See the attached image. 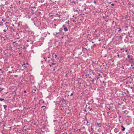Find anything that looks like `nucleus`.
Instances as JSON below:
<instances>
[{
    "label": "nucleus",
    "mask_w": 134,
    "mask_h": 134,
    "mask_svg": "<svg viewBox=\"0 0 134 134\" xmlns=\"http://www.w3.org/2000/svg\"><path fill=\"white\" fill-rule=\"evenodd\" d=\"M107 64L105 63V64H104V63H100L99 64V66L100 68H103L104 67L105 69H106L107 67Z\"/></svg>",
    "instance_id": "1"
},
{
    "label": "nucleus",
    "mask_w": 134,
    "mask_h": 134,
    "mask_svg": "<svg viewBox=\"0 0 134 134\" xmlns=\"http://www.w3.org/2000/svg\"><path fill=\"white\" fill-rule=\"evenodd\" d=\"M99 78V77L98 76H95V77L92 80H91L93 84H94V81L96 80V79L97 80Z\"/></svg>",
    "instance_id": "2"
},
{
    "label": "nucleus",
    "mask_w": 134,
    "mask_h": 134,
    "mask_svg": "<svg viewBox=\"0 0 134 134\" xmlns=\"http://www.w3.org/2000/svg\"><path fill=\"white\" fill-rule=\"evenodd\" d=\"M133 60L134 59L132 58H130V59H129V60H128V61L130 63H132L134 65V62H133Z\"/></svg>",
    "instance_id": "3"
},
{
    "label": "nucleus",
    "mask_w": 134,
    "mask_h": 134,
    "mask_svg": "<svg viewBox=\"0 0 134 134\" xmlns=\"http://www.w3.org/2000/svg\"><path fill=\"white\" fill-rule=\"evenodd\" d=\"M95 125L97 126L98 127H101V125L100 123H99L98 122H97L95 123Z\"/></svg>",
    "instance_id": "4"
},
{
    "label": "nucleus",
    "mask_w": 134,
    "mask_h": 134,
    "mask_svg": "<svg viewBox=\"0 0 134 134\" xmlns=\"http://www.w3.org/2000/svg\"><path fill=\"white\" fill-rule=\"evenodd\" d=\"M121 127L122 128V129H121V130L124 131L125 130V128L122 125L121 126Z\"/></svg>",
    "instance_id": "5"
},
{
    "label": "nucleus",
    "mask_w": 134,
    "mask_h": 134,
    "mask_svg": "<svg viewBox=\"0 0 134 134\" xmlns=\"http://www.w3.org/2000/svg\"><path fill=\"white\" fill-rule=\"evenodd\" d=\"M85 118L86 119V120L87 121V123L86 124L87 126H88L90 125V124H88L89 123V122L87 120V119L86 117H85Z\"/></svg>",
    "instance_id": "6"
},
{
    "label": "nucleus",
    "mask_w": 134,
    "mask_h": 134,
    "mask_svg": "<svg viewBox=\"0 0 134 134\" xmlns=\"http://www.w3.org/2000/svg\"><path fill=\"white\" fill-rule=\"evenodd\" d=\"M4 108L5 110H6V109L7 108V106L6 105H3Z\"/></svg>",
    "instance_id": "7"
},
{
    "label": "nucleus",
    "mask_w": 134,
    "mask_h": 134,
    "mask_svg": "<svg viewBox=\"0 0 134 134\" xmlns=\"http://www.w3.org/2000/svg\"><path fill=\"white\" fill-rule=\"evenodd\" d=\"M64 30L65 32L67 31L68 30L67 28L66 27H65L64 28Z\"/></svg>",
    "instance_id": "8"
},
{
    "label": "nucleus",
    "mask_w": 134,
    "mask_h": 134,
    "mask_svg": "<svg viewBox=\"0 0 134 134\" xmlns=\"http://www.w3.org/2000/svg\"><path fill=\"white\" fill-rule=\"evenodd\" d=\"M52 56L53 57H54V56L55 57V58H56L57 57V55L55 54V53H53L52 54Z\"/></svg>",
    "instance_id": "9"
},
{
    "label": "nucleus",
    "mask_w": 134,
    "mask_h": 134,
    "mask_svg": "<svg viewBox=\"0 0 134 134\" xmlns=\"http://www.w3.org/2000/svg\"><path fill=\"white\" fill-rule=\"evenodd\" d=\"M0 101H3L4 102H5L6 100L5 99H4L3 98H0Z\"/></svg>",
    "instance_id": "10"
},
{
    "label": "nucleus",
    "mask_w": 134,
    "mask_h": 134,
    "mask_svg": "<svg viewBox=\"0 0 134 134\" xmlns=\"http://www.w3.org/2000/svg\"><path fill=\"white\" fill-rule=\"evenodd\" d=\"M41 108H43L44 110L46 109V107L44 106H42L41 107Z\"/></svg>",
    "instance_id": "11"
},
{
    "label": "nucleus",
    "mask_w": 134,
    "mask_h": 134,
    "mask_svg": "<svg viewBox=\"0 0 134 134\" xmlns=\"http://www.w3.org/2000/svg\"><path fill=\"white\" fill-rule=\"evenodd\" d=\"M127 57L128 58H129V59H130V58H132L133 57L132 56H130L129 55H127Z\"/></svg>",
    "instance_id": "12"
},
{
    "label": "nucleus",
    "mask_w": 134,
    "mask_h": 134,
    "mask_svg": "<svg viewBox=\"0 0 134 134\" xmlns=\"http://www.w3.org/2000/svg\"><path fill=\"white\" fill-rule=\"evenodd\" d=\"M25 63H24V64L23 65H22V66H23L24 67H25V68H27V66H25Z\"/></svg>",
    "instance_id": "13"
},
{
    "label": "nucleus",
    "mask_w": 134,
    "mask_h": 134,
    "mask_svg": "<svg viewBox=\"0 0 134 134\" xmlns=\"http://www.w3.org/2000/svg\"><path fill=\"white\" fill-rule=\"evenodd\" d=\"M128 112L127 110H125L124 111V113L126 114H127Z\"/></svg>",
    "instance_id": "14"
},
{
    "label": "nucleus",
    "mask_w": 134,
    "mask_h": 134,
    "mask_svg": "<svg viewBox=\"0 0 134 134\" xmlns=\"http://www.w3.org/2000/svg\"><path fill=\"white\" fill-rule=\"evenodd\" d=\"M3 90V88H0V92H1Z\"/></svg>",
    "instance_id": "15"
},
{
    "label": "nucleus",
    "mask_w": 134,
    "mask_h": 134,
    "mask_svg": "<svg viewBox=\"0 0 134 134\" xmlns=\"http://www.w3.org/2000/svg\"><path fill=\"white\" fill-rule=\"evenodd\" d=\"M62 30H63V29L62 28H60L59 29V30L60 32H61Z\"/></svg>",
    "instance_id": "16"
},
{
    "label": "nucleus",
    "mask_w": 134,
    "mask_h": 134,
    "mask_svg": "<svg viewBox=\"0 0 134 134\" xmlns=\"http://www.w3.org/2000/svg\"><path fill=\"white\" fill-rule=\"evenodd\" d=\"M118 29H119L118 30V31L119 32L120 31H121V28H120L119 27Z\"/></svg>",
    "instance_id": "17"
},
{
    "label": "nucleus",
    "mask_w": 134,
    "mask_h": 134,
    "mask_svg": "<svg viewBox=\"0 0 134 134\" xmlns=\"http://www.w3.org/2000/svg\"><path fill=\"white\" fill-rule=\"evenodd\" d=\"M8 4V2L7 1H6L5 2V3L4 4V5H5V4L7 5Z\"/></svg>",
    "instance_id": "18"
},
{
    "label": "nucleus",
    "mask_w": 134,
    "mask_h": 134,
    "mask_svg": "<svg viewBox=\"0 0 134 134\" xmlns=\"http://www.w3.org/2000/svg\"><path fill=\"white\" fill-rule=\"evenodd\" d=\"M88 108L90 109V111L92 109V108H91L90 107H88Z\"/></svg>",
    "instance_id": "19"
},
{
    "label": "nucleus",
    "mask_w": 134,
    "mask_h": 134,
    "mask_svg": "<svg viewBox=\"0 0 134 134\" xmlns=\"http://www.w3.org/2000/svg\"><path fill=\"white\" fill-rule=\"evenodd\" d=\"M72 3L75 4L76 3V2L75 1H73L72 2Z\"/></svg>",
    "instance_id": "20"
},
{
    "label": "nucleus",
    "mask_w": 134,
    "mask_h": 134,
    "mask_svg": "<svg viewBox=\"0 0 134 134\" xmlns=\"http://www.w3.org/2000/svg\"><path fill=\"white\" fill-rule=\"evenodd\" d=\"M56 64V63H52V65H55Z\"/></svg>",
    "instance_id": "21"
},
{
    "label": "nucleus",
    "mask_w": 134,
    "mask_h": 134,
    "mask_svg": "<svg viewBox=\"0 0 134 134\" xmlns=\"http://www.w3.org/2000/svg\"><path fill=\"white\" fill-rule=\"evenodd\" d=\"M127 51H128V50L127 49L125 51V52H127V54H129V52H128ZM127 55H128V54H127Z\"/></svg>",
    "instance_id": "22"
},
{
    "label": "nucleus",
    "mask_w": 134,
    "mask_h": 134,
    "mask_svg": "<svg viewBox=\"0 0 134 134\" xmlns=\"http://www.w3.org/2000/svg\"><path fill=\"white\" fill-rule=\"evenodd\" d=\"M7 24H8V23L7 22H6L5 23V24L6 25V27H7Z\"/></svg>",
    "instance_id": "23"
},
{
    "label": "nucleus",
    "mask_w": 134,
    "mask_h": 134,
    "mask_svg": "<svg viewBox=\"0 0 134 134\" xmlns=\"http://www.w3.org/2000/svg\"><path fill=\"white\" fill-rule=\"evenodd\" d=\"M42 83V82H41V83H38V85H39V86H40V84H41Z\"/></svg>",
    "instance_id": "24"
},
{
    "label": "nucleus",
    "mask_w": 134,
    "mask_h": 134,
    "mask_svg": "<svg viewBox=\"0 0 134 134\" xmlns=\"http://www.w3.org/2000/svg\"><path fill=\"white\" fill-rule=\"evenodd\" d=\"M65 27H66V26H65V25H63L62 26V27H63L64 28Z\"/></svg>",
    "instance_id": "25"
},
{
    "label": "nucleus",
    "mask_w": 134,
    "mask_h": 134,
    "mask_svg": "<svg viewBox=\"0 0 134 134\" xmlns=\"http://www.w3.org/2000/svg\"><path fill=\"white\" fill-rule=\"evenodd\" d=\"M60 32H56V35L59 34Z\"/></svg>",
    "instance_id": "26"
},
{
    "label": "nucleus",
    "mask_w": 134,
    "mask_h": 134,
    "mask_svg": "<svg viewBox=\"0 0 134 134\" xmlns=\"http://www.w3.org/2000/svg\"><path fill=\"white\" fill-rule=\"evenodd\" d=\"M73 95V93H71L70 94V96H72Z\"/></svg>",
    "instance_id": "27"
},
{
    "label": "nucleus",
    "mask_w": 134,
    "mask_h": 134,
    "mask_svg": "<svg viewBox=\"0 0 134 134\" xmlns=\"http://www.w3.org/2000/svg\"><path fill=\"white\" fill-rule=\"evenodd\" d=\"M119 56L120 55H119V54L118 53H117V56H118V57H119Z\"/></svg>",
    "instance_id": "28"
},
{
    "label": "nucleus",
    "mask_w": 134,
    "mask_h": 134,
    "mask_svg": "<svg viewBox=\"0 0 134 134\" xmlns=\"http://www.w3.org/2000/svg\"><path fill=\"white\" fill-rule=\"evenodd\" d=\"M96 46V44H94L93 45V46L94 47V46Z\"/></svg>",
    "instance_id": "29"
},
{
    "label": "nucleus",
    "mask_w": 134,
    "mask_h": 134,
    "mask_svg": "<svg viewBox=\"0 0 134 134\" xmlns=\"http://www.w3.org/2000/svg\"><path fill=\"white\" fill-rule=\"evenodd\" d=\"M14 76L15 77H16L18 76V75H15Z\"/></svg>",
    "instance_id": "30"
},
{
    "label": "nucleus",
    "mask_w": 134,
    "mask_h": 134,
    "mask_svg": "<svg viewBox=\"0 0 134 134\" xmlns=\"http://www.w3.org/2000/svg\"><path fill=\"white\" fill-rule=\"evenodd\" d=\"M49 16L50 17L52 16L53 15H50V14H49Z\"/></svg>",
    "instance_id": "31"
},
{
    "label": "nucleus",
    "mask_w": 134,
    "mask_h": 134,
    "mask_svg": "<svg viewBox=\"0 0 134 134\" xmlns=\"http://www.w3.org/2000/svg\"><path fill=\"white\" fill-rule=\"evenodd\" d=\"M89 83H90V85H87V86H91V85H90V82Z\"/></svg>",
    "instance_id": "32"
},
{
    "label": "nucleus",
    "mask_w": 134,
    "mask_h": 134,
    "mask_svg": "<svg viewBox=\"0 0 134 134\" xmlns=\"http://www.w3.org/2000/svg\"><path fill=\"white\" fill-rule=\"evenodd\" d=\"M2 21H3L4 22H5V20L3 19H2Z\"/></svg>",
    "instance_id": "33"
},
{
    "label": "nucleus",
    "mask_w": 134,
    "mask_h": 134,
    "mask_svg": "<svg viewBox=\"0 0 134 134\" xmlns=\"http://www.w3.org/2000/svg\"><path fill=\"white\" fill-rule=\"evenodd\" d=\"M111 5L112 6H114V4H111Z\"/></svg>",
    "instance_id": "34"
},
{
    "label": "nucleus",
    "mask_w": 134,
    "mask_h": 134,
    "mask_svg": "<svg viewBox=\"0 0 134 134\" xmlns=\"http://www.w3.org/2000/svg\"><path fill=\"white\" fill-rule=\"evenodd\" d=\"M75 11H76L77 12H78V13H79V12L78 11V10H75Z\"/></svg>",
    "instance_id": "35"
},
{
    "label": "nucleus",
    "mask_w": 134,
    "mask_h": 134,
    "mask_svg": "<svg viewBox=\"0 0 134 134\" xmlns=\"http://www.w3.org/2000/svg\"><path fill=\"white\" fill-rule=\"evenodd\" d=\"M19 55H21V52H20L19 53Z\"/></svg>",
    "instance_id": "36"
},
{
    "label": "nucleus",
    "mask_w": 134,
    "mask_h": 134,
    "mask_svg": "<svg viewBox=\"0 0 134 134\" xmlns=\"http://www.w3.org/2000/svg\"><path fill=\"white\" fill-rule=\"evenodd\" d=\"M119 121H120V123H121V122H120V121H121V120H120V119H119Z\"/></svg>",
    "instance_id": "37"
},
{
    "label": "nucleus",
    "mask_w": 134,
    "mask_h": 134,
    "mask_svg": "<svg viewBox=\"0 0 134 134\" xmlns=\"http://www.w3.org/2000/svg\"><path fill=\"white\" fill-rule=\"evenodd\" d=\"M3 31H4V32H6V30H3Z\"/></svg>",
    "instance_id": "38"
},
{
    "label": "nucleus",
    "mask_w": 134,
    "mask_h": 134,
    "mask_svg": "<svg viewBox=\"0 0 134 134\" xmlns=\"http://www.w3.org/2000/svg\"><path fill=\"white\" fill-rule=\"evenodd\" d=\"M123 69H124V66H122V67H121Z\"/></svg>",
    "instance_id": "39"
},
{
    "label": "nucleus",
    "mask_w": 134,
    "mask_h": 134,
    "mask_svg": "<svg viewBox=\"0 0 134 134\" xmlns=\"http://www.w3.org/2000/svg\"><path fill=\"white\" fill-rule=\"evenodd\" d=\"M8 72L9 73H11V72H12L10 71H9V72Z\"/></svg>",
    "instance_id": "40"
},
{
    "label": "nucleus",
    "mask_w": 134,
    "mask_h": 134,
    "mask_svg": "<svg viewBox=\"0 0 134 134\" xmlns=\"http://www.w3.org/2000/svg\"><path fill=\"white\" fill-rule=\"evenodd\" d=\"M133 114H134V109L133 110Z\"/></svg>",
    "instance_id": "41"
},
{
    "label": "nucleus",
    "mask_w": 134,
    "mask_h": 134,
    "mask_svg": "<svg viewBox=\"0 0 134 134\" xmlns=\"http://www.w3.org/2000/svg\"><path fill=\"white\" fill-rule=\"evenodd\" d=\"M41 62L42 63V64L43 63V61H41Z\"/></svg>",
    "instance_id": "42"
},
{
    "label": "nucleus",
    "mask_w": 134,
    "mask_h": 134,
    "mask_svg": "<svg viewBox=\"0 0 134 134\" xmlns=\"http://www.w3.org/2000/svg\"><path fill=\"white\" fill-rule=\"evenodd\" d=\"M111 2H108V4H110L111 3Z\"/></svg>",
    "instance_id": "43"
},
{
    "label": "nucleus",
    "mask_w": 134,
    "mask_h": 134,
    "mask_svg": "<svg viewBox=\"0 0 134 134\" xmlns=\"http://www.w3.org/2000/svg\"><path fill=\"white\" fill-rule=\"evenodd\" d=\"M84 111L86 112V109H85L84 110Z\"/></svg>",
    "instance_id": "44"
},
{
    "label": "nucleus",
    "mask_w": 134,
    "mask_h": 134,
    "mask_svg": "<svg viewBox=\"0 0 134 134\" xmlns=\"http://www.w3.org/2000/svg\"><path fill=\"white\" fill-rule=\"evenodd\" d=\"M67 22L69 24V21H68Z\"/></svg>",
    "instance_id": "45"
},
{
    "label": "nucleus",
    "mask_w": 134,
    "mask_h": 134,
    "mask_svg": "<svg viewBox=\"0 0 134 134\" xmlns=\"http://www.w3.org/2000/svg\"><path fill=\"white\" fill-rule=\"evenodd\" d=\"M49 66H50V67H51L52 65H51L50 64H49Z\"/></svg>",
    "instance_id": "46"
},
{
    "label": "nucleus",
    "mask_w": 134,
    "mask_h": 134,
    "mask_svg": "<svg viewBox=\"0 0 134 134\" xmlns=\"http://www.w3.org/2000/svg\"><path fill=\"white\" fill-rule=\"evenodd\" d=\"M21 35V34H20V33H19V34H18L19 35Z\"/></svg>",
    "instance_id": "47"
},
{
    "label": "nucleus",
    "mask_w": 134,
    "mask_h": 134,
    "mask_svg": "<svg viewBox=\"0 0 134 134\" xmlns=\"http://www.w3.org/2000/svg\"><path fill=\"white\" fill-rule=\"evenodd\" d=\"M32 8H35V7H32Z\"/></svg>",
    "instance_id": "48"
},
{
    "label": "nucleus",
    "mask_w": 134,
    "mask_h": 134,
    "mask_svg": "<svg viewBox=\"0 0 134 134\" xmlns=\"http://www.w3.org/2000/svg\"><path fill=\"white\" fill-rule=\"evenodd\" d=\"M55 70V69H54L53 70V71H54Z\"/></svg>",
    "instance_id": "49"
},
{
    "label": "nucleus",
    "mask_w": 134,
    "mask_h": 134,
    "mask_svg": "<svg viewBox=\"0 0 134 134\" xmlns=\"http://www.w3.org/2000/svg\"><path fill=\"white\" fill-rule=\"evenodd\" d=\"M127 27H128V26H126L125 27L126 28H127Z\"/></svg>",
    "instance_id": "50"
},
{
    "label": "nucleus",
    "mask_w": 134,
    "mask_h": 134,
    "mask_svg": "<svg viewBox=\"0 0 134 134\" xmlns=\"http://www.w3.org/2000/svg\"><path fill=\"white\" fill-rule=\"evenodd\" d=\"M2 70V69H0V70Z\"/></svg>",
    "instance_id": "51"
},
{
    "label": "nucleus",
    "mask_w": 134,
    "mask_h": 134,
    "mask_svg": "<svg viewBox=\"0 0 134 134\" xmlns=\"http://www.w3.org/2000/svg\"><path fill=\"white\" fill-rule=\"evenodd\" d=\"M94 3H96V2L95 1H94Z\"/></svg>",
    "instance_id": "52"
},
{
    "label": "nucleus",
    "mask_w": 134,
    "mask_h": 134,
    "mask_svg": "<svg viewBox=\"0 0 134 134\" xmlns=\"http://www.w3.org/2000/svg\"><path fill=\"white\" fill-rule=\"evenodd\" d=\"M114 22H115L114 21H113V23Z\"/></svg>",
    "instance_id": "53"
},
{
    "label": "nucleus",
    "mask_w": 134,
    "mask_h": 134,
    "mask_svg": "<svg viewBox=\"0 0 134 134\" xmlns=\"http://www.w3.org/2000/svg\"><path fill=\"white\" fill-rule=\"evenodd\" d=\"M121 118V116H119V118Z\"/></svg>",
    "instance_id": "54"
},
{
    "label": "nucleus",
    "mask_w": 134,
    "mask_h": 134,
    "mask_svg": "<svg viewBox=\"0 0 134 134\" xmlns=\"http://www.w3.org/2000/svg\"><path fill=\"white\" fill-rule=\"evenodd\" d=\"M13 76L12 75H10V76L12 77Z\"/></svg>",
    "instance_id": "55"
},
{
    "label": "nucleus",
    "mask_w": 134,
    "mask_h": 134,
    "mask_svg": "<svg viewBox=\"0 0 134 134\" xmlns=\"http://www.w3.org/2000/svg\"><path fill=\"white\" fill-rule=\"evenodd\" d=\"M92 43H94V42H93V41L92 42Z\"/></svg>",
    "instance_id": "56"
},
{
    "label": "nucleus",
    "mask_w": 134,
    "mask_h": 134,
    "mask_svg": "<svg viewBox=\"0 0 134 134\" xmlns=\"http://www.w3.org/2000/svg\"><path fill=\"white\" fill-rule=\"evenodd\" d=\"M63 100H64V101L65 100L64 99H63Z\"/></svg>",
    "instance_id": "57"
},
{
    "label": "nucleus",
    "mask_w": 134,
    "mask_h": 134,
    "mask_svg": "<svg viewBox=\"0 0 134 134\" xmlns=\"http://www.w3.org/2000/svg\"><path fill=\"white\" fill-rule=\"evenodd\" d=\"M98 75L99 76H100V74H99Z\"/></svg>",
    "instance_id": "58"
},
{
    "label": "nucleus",
    "mask_w": 134,
    "mask_h": 134,
    "mask_svg": "<svg viewBox=\"0 0 134 134\" xmlns=\"http://www.w3.org/2000/svg\"><path fill=\"white\" fill-rule=\"evenodd\" d=\"M67 75H68L67 74H66V76H67Z\"/></svg>",
    "instance_id": "59"
},
{
    "label": "nucleus",
    "mask_w": 134,
    "mask_h": 134,
    "mask_svg": "<svg viewBox=\"0 0 134 134\" xmlns=\"http://www.w3.org/2000/svg\"><path fill=\"white\" fill-rule=\"evenodd\" d=\"M39 14L40 13H41V12H39Z\"/></svg>",
    "instance_id": "60"
},
{
    "label": "nucleus",
    "mask_w": 134,
    "mask_h": 134,
    "mask_svg": "<svg viewBox=\"0 0 134 134\" xmlns=\"http://www.w3.org/2000/svg\"><path fill=\"white\" fill-rule=\"evenodd\" d=\"M121 37V36H120V37Z\"/></svg>",
    "instance_id": "61"
},
{
    "label": "nucleus",
    "mask_w": 134,
    "mask_h": 134,
    "mask_svg": "<svg viewBox=\"0 0 134 134\" xmlns=\"http://www.w3.org/2000/svg\"><path fill=\"white\" fill-rule=\"evenodd\" d=\"M26 64H27H27H28V63H26Z\"/></svg>",
    "instance_id": "62"
},
{
    "label": "nucleus",
    "mask_w": 134,
    "mask_h": 134,
    "mask_svg": "<svg viewBox=\"0 0 134 134\" xmlns=\"http://www.w3.org/2000/svg\"><path fill=\"white\" fill-rule=\"evenodd\" d=\"M13 66H12V67H11V68H13Z\"/></svg>",
    "instance_id": "63"
},
{
    "label": "nucleus",
    "mask_w": 134,
    "mask_h": 134,
    "mask_svg": "<svg viewBox=\"0 0 134 134\" xmlns=\"http://www.w3.org/2000/svg\"><path fill=\"white\" fill-rule=\"evenodd\" d=\"M2 134H4V133L3 132Z\"/></svg>",
    "instance_id": "64"
}]
</instances>
